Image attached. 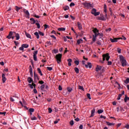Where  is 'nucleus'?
I'll return each instance as SVG.
<instances>
[{"label": "nucleus", "mask_w": 129, "mask_h": 129, "mask_svg": "<svg viewBox=\"0 0 129 129\" xmlns=\"http://www.w3.org/2000/svg\"><path fill=\"white\" fill-rule=\"evenodd\" d=\"M120 62L122 66V67H125L126 66V60L124 59L123 56L120 55L119 56Z\"/></svg>", "instance_id": "1"}, {"label": "nucleus", "mask_w": 129, "mask_h": 129, "mask_svg": "<svg viewBox=\"0 0 129 129\" xmlns=\"http://www.w3.org/2000/svg\"><path fill=\"white\" fill-rule=\"evenodd\" d=\"M102 57H103V61H101V63H102V64H103V63H104V61H105V59L106 61H108V60H109V58H110V56H109V53H108L103 54Z\"/></svg>", "instance_id": "2"}, {"label": "nucleus", "mask_w": 129, "mask_h": 129, "mask_svg": "<svg viewBox=\"0 0 129 129\" xmlns=\"http://www.w3.org/2000/svg\"><path fill=\"white\" fill-rule=\"evenodd\" d=\"M55 58L56 59V61L58 64H60L61 63V59H62V54L59 53L55 55Z\"/></svg>", "instance_id": "3"}, {"label": "nucleus", "mask_w": 129, "mask_h": 129, "mask_svg": "<svg viewBox=\"0 0 129 129\" xmlns=\"http://www.w3.org/2000/svg\"><path fill=\"white\" fill-rule=\"evenodd\" d=\"M83 6H84L86 9H90V8H93V5L87 2L83 3Z\"/></svg>", "instance_id": "4"}, {"label": "nucleus", "mask_w": 129, "mask_h": 129, "mask_svg": "<svg viewBox=\"0 0 129 129\" xmlns=\"http://www.w3.org/2000/svg\"><path fill=\"white\" fill-rule=\"evenodd\" d=\"M91 14L92 15H94V16H95V17H96V16H99V15H100V12H97L96 9L93 8L91 11Z\"/></svg>", "instance_id": "5"}, {"label": "nucleus", "mask_w": 129, "mask_h": 129, "mask_svg": "<svg viewBox=\"0 0 129 129\" xmlns=\"http://www.w3.org/2000/svg\"><path fill=\"white\" fill-rule=\"evenodd\" d=\"M23 12L26 14V18H29L30 17V13H29V11L26 9H23Z\"/></svg>", "instance_id": "6"}, {"label": "nucleus", "mask_w": 129, "mask_h": 129, "mask_svg": "<svg viewBox=\"0 0 129 129\" xmlns=\"http://www.w3.org/2000/svg\"><path fill=\"white\" fill-rule=\"evenodd\" d=\"M7 81V78H6V75L5 74H2V81L3 83H5Z\"/></svg>", "instance_id": "7"}, {"label": "nucleus", "mask_w": 129, "mask_h": 129, "mask_svg": "<svg viewBox=\"0 0 129 129\" xmlns=\"http://www.w3.org/2000/svg\"><path fill=\"white\" fill-rule=\"evenodd\" d=\"M14 34V32H13V31H10V32H9V35L7 36V38H8V39H11L12 38V36H13V34Z\"/></svg>", "instance_id": "8"}, {"label": "nucleus", "mask_w": 129, "mask_h": 129, "mask_svg": "<svg viewBox=\"0 0 129 129\" xmlns=\"http://www.w3.org/2000/svg\"><path fill=\"white\" fill-rule=\"evenodd\" d=\"M120 38H110V41L112 42V43H114L115 42H117V40H119Z\"/></svg>", "instance_id": "9"}, {"label": "nucleus", "mask_w": 129, "mask_h": 129, "mask_svg": "<svg viewBox=\"0 0 129 129\" xmlns=\"http://www.w3.org/2000/svg\"><path fill=\"white\" fill-rule=\"evenodd\" d=\"M85 66L86 68H90V69H91L92 67V64H91V63L90 62H88L87 64H85Z\"/></svg>", "instance_id": "10"}, {"label": "nucleus", "mask_w": 129, "mask_h": 129, "mask_svg": "<svg viewBox=\"0 0 129 129\" xmlns=\"http://www.w3.org/2000/svg\"><path fill=\"white\" fill-rule=\"evenodd\" d=\"M98 20H100V21H106V19L104 18V16H101L100 17H98Z\"/></svg>", "instance_id": "11"}, {"label": "nucleus", "mask_w": 129, "mask_h": 129, "mask_svg": "<svg viewBox=\"0 0 129 129\" xmlns=\"http://www.w3.org/2000/svg\"><path fill=\"white\" fill-rule=\"evenodd\" d=\"M13 34H15L16 40H20V34H19V33H16V32H13Z\"/></svg>", "instance_id": "12"}, {"label": "nucleus", "mask_w": 129, "mask_h": 129, "mask_svg": "<svg viewBox=\"0 0 129 129\" xmlns=\"http://www.w3.org/2000/svg\"><path fill=\"white\" fill-rule=\"evenodd\" d=\"M91 114L90 117H92L94 116V113H95V108H93L92 110L91 111Z\"/></svg>", "instance_id": "13"}, {"label": "nucleus", "mask_w": 129, "mask_h": 129, "mask_svg": "<svg viewBox=\"0 0 129 129\" xmlns=\"http://www.w3.org/2000/svg\"><path fill=\"white\" fill-rule=\"evenodd\" d=\"M27 81L28 83H32V82H34V80L31 77L27 78Z\"/></svg>", "instance_id": "14"}, {"label": "nucleus", "mask_w": 129, "mask_h": 129, "mask_svg": "<svg viewBox=\"0 0 129 129\" xmlns=\"http://www.w3.org/2000/svg\"><path fill=\"white\" fill-rule=\"evenodd\" d=\"M29 72L30 73V76L33 77V69H32V66H30Z\"/></svg>", "instance_id": "15"}, {"label": "nucleus", "mask_w": 129, "mask_h": 129, "mask_svg": "<svg viewBox=\"0 0 129 129\" xmlns=\"http://www.w3.org/2000/svg\"><path fill=\"white\" fill-rule=\"evenodd\" d=\"M78 27L79 30H81L82 29V25L79 22H77Z\"/></svg>", "instance_id": "16"}, {"label": "nucleus", "mask_w": 129, "mask_h": 129, "mask_svg": "<svg viewBox=\"0 0 129 129\" xmlns=\"http://www.w3.org/2000/svg\"><path fill=\"white\" fill-rule=\"evenodd\" d=\"M102 68V67H101V66H97L96 68V71L97 72H98L99 71H100L101 70Z\"/></svg>", "instance_id": "17"}, {"label": "nucleus", "mask_w": 129, "mask_h": 129, "mask_svg": "<svg viewBox=\"0 0 129 129\" xmlns=\"http://www.w3.org/2000/svg\"><path fill=\"white\" fill-rule=\"evenodd\" d=\"M34 81H36V80L37 79V78H38L39 77H38V75L37 74H36V72H34Z\"/></svg>", "instance_id": "18"}, {"label": "nucleus", "mask_w": 129, "mask_h": 129, "mask_svg": "<svg viewBox=\"0 0 129 129\" xmlns=\"http://www.w3.org/2000/svg\"><path fill=\"white\" fill-rule=\"evenodd\" d=\"M58 31H59L60 32H62V31H65V30H66V28H63V27H62V28H58L57 29Z\"/></svg>", "instance_id": "19"}, {"label": "nucleus", "mask_w": 129, "mask_h": 129, "mask_svg": "<svg viewBox=\"0 0 129 129\" xmlns=\"http://www.w3.org/2000/svg\"><path fill=\"white\" fill-rule=\"evenodd\" d=\"M35 84V83H34V82H32V84H28V86H29V87L31 89H33V88H34V85Z\"/></svg>", "instance_id": "20"}, {"label": "nucleus", "mask_w": 129, "mask_h": 129, "mask_svg": "<svg viewBox=\"0 0 129 129\" xmlns=\"http://www.w3.org/2000/svg\"><path fill=\"white\" fill-rule=\"evenodd\" d=\"M68 62V66H71L72 64L71 62H72V59L69 58L67 60Z\"/></svg>", "instance_id": "21"}, {"label": "nucleus", "mask_w": 129, "mask_h": 129, "mask_svg": "<svg viewBox=\"0 0 129 129\" xmlns=\"http://www.w3.org/2000/svg\"><path fill=\"white\" fill-rule=\"evenodd\" d=\"M37 71L41 76H43V74L42 73V71L40 68H37Z\"/></svg>", "instance_id": "22"}, {"label": "nucleus", "mask_w": 129, "mask_h": 129, "mask_svg": "<svg viewBox=\"0 0 129 129\" xmlns=\"http://www.w3.org/2000/svg\"><path fill=\"white\" fill-rule=\"evenodd\" d=\"M75 70V72H76V73L77 74H79V69H78V68H75L74 69Z\"/></svg>", "instance_id": "23"}, {"label": "nucleus", "mask_w": 129, "mask_h": 129, "mask_svg": "<svg viewBox=\"0 0 129 129\" xmlns=\"http://www.w3.org/2000/svg\"><path fill=\"white\" fill-rule=\"evenodd\" d=\"M30 21H32V22H31V24H36V20L33 18H31L30 19Z\"/></svg>", "instance_id": "24"}, {"label": "nucleus", "mask_w": 129, "mask_h": 129, "mask_svg": "<svg viewBox=\"0 0 129 129\" xmlns=\"http://www.w3.org/2000/svg\"><path fill=\"white\" fill-rule=\"evenodd\" d=\"M34 35L36 36L37 39H39L40 38V35H39V33H38V32H35Z\"/></svg>", "instance_id": "25"}, {"label": "nucleus", "mask_w": 129, "mask_h": 129, "mask_svg": "<svg viewBox=\"0 0 129 129\" xmlns=\"http://www.w3.org/2000/svg\"><path fill=\"white\" fill-rule=\"evenodd\" d=\"M30 117L31 118V120H37V117L36 116H30Z\"/></svg>", "instance_id": "26"}, {"label": "nucleus", "mask_w": 129, "mask_h": 129, "mask_svg": "<svg viewBox=\"0 0 129 129\" xmlns=\"http://www.w3.org/2000/svg\"><path fill=\"white\" fill-rule=\"evenodd\" d=\"M22 47H23V48H29V45L27 44H23L22 45Z\"/></svg>", "instance_id": "27"}, {"label": "nucleus", "mask_w": 129, "mask_h": 129, "mask_svg": "<svg viewBox=\"0 0 129 129\" xmlns=\"http://www.w3.org/2000/svg\"><path fill=\"white\" fill-rule=\"evenodd\" d=\"M67 90L68 91V92H69V93L71 92V91H72L73 89L72 88H70L69 87H68L67 88Z\"/></svg>", "instance_id": "28"}, {"label": "nucleus", "mask_w": 129, "mask_h": 129, "mask_svg": "<svg viewBox=\"0 0 129 129\" xmlns=\"http://www.w3.org/2000/svg\"><path fill=\"white\" fill-rule=\"evenodd\" d=\"M34 111H35V109L33 108H31L28 110V112H31L33 113L34 112Z\"/></svg>", "instance_id": "29"}, {"label": "nucleus", "mask_w": 129, "mask_h": 129, "mask_svg": "<svg viewBox=\"0 0 129 129\" xmlns=\"http://www.w3.org/2000/svg\"><path fill=\"white\" fill-rule=\"evenodd\" d=\"M127 100H129V97L125 95V98H124V102H127Z\"/></svg>", "instance_id": "30"}, {"label": "nucleus", "mask_w": 129, "mask_h": 129, "mask_svg": "<svg viewBox=\"0 0 129 129\" xmlns=\"http://www.w3.org/2000/svg\"><path fill=\"white\" fill-rule=\"evenodd\" d=\"M25 35L27 38H29V39H31V35L30 34L27 33V32H25Z\"/></svg>", "instance_id": "31"}, {"label": "nucleus", "mask_w": 129, "mask_h": 129, "mask_svg": "<svg viewBox=\"0 0 129 129\" xmlns=\"http://www.w3.org/2000/svg\"><path fill=\"white\" fill-rule=\"evenodd\" d=\"M107 6H106V4H104V13H107Z\"/></svg>", "instance_id": "32"}, {"label": "nucleus", "mask_w": 129, "mask_h": 129, "mask_svg": "<svg viewBox=\"0 0 129 129\" xmlns=\"http://www.w3.org/2000/svg\"><path fill=\"white\" fill-rule=\"evenodd\" d=\"M93 32L94 34L96 33H98L99 31L97 30V28H94L93 30Z\"/></svg>", "instance_id": "33"}, {"label": "nucleus", "mask_w": 129, "mask_h": 129, "mask_svg": "<svg viewBox=\"0 0 129 129\" xmlns=\"http://www.w3.org/2000/svg\"><path fill=\"white\" fill-rule=\"evenodd\" d=\"M15 8H16V11L17 12H19V10H21V9H22L23 8L22 7L20 8V7H18V6H16Z\"/></svg>", "instance_id": "34"}, {"label": "nucleus", "mask_w": 129, "mask_h": 129, "mask_svg": "<svg viewBox=\"0 0 129 129\" xmlns=\"http://www.w3.org/2000/svg\"><path fill=\"white\" fill-rule=\"evenodd\" d=\"M124 83H125V84H127L129 83V78H127L125 80H124Z\"/></svg>", "instance_id": "35"}, {"label": "nucleus", "mask_w": 129, "mask_h": 129, "mask_svg": "<svg viewBox=\"0 0 129 129\" xmlns=\"http://www.w3.org/2000/svg\"><path fill=\"white\" fill-rule=\"evenodd\" d=\"M64 11H68L69 10V6H66L64 7H63Z\"/></svg>", "instance_id": "36"}, {"label": "nucleus", "mask_w": 129, "mask_h": 129, "mask_svg": "<svg viewBox=\"0 0 129 129\" xmlns=\"http://www.w3.org/2000/svg\"><path fill=\"white\" fill-rule=\"evenodd\" d=\"M106 123L107 125L111 126V125H114V123H110L109 122H106Z\"/></svg>", "instance_id": "37"}, {"label": "nucleus", "mask_w": 129, "mask_h": 129, "mask_svg": "<svg viewBox=\"0 0 129 129\" xmlns=\"http://www.w3.org/2000/svg\"><path fill=\"white\" fill-rule=\"evenodd\" d=\"M92 41L93 42H95V41H96V36H94V35H93Z\"/></svg>", "instance_id": "38"}, {"label": "nucleus", "mask_w": 129, "mask_h": 129, "mask_svg": "<svg viewBox=\"0 0 129 129\" xmlns=\"http://www.w3.org/2000/svg\"><path fill=\"white\" fill-rule=\"evenodd\" d=\"M78 88L81 90H83V91H84V88H83V86H79Z\"/></svg>", "instance_id": "39"}, {"label": "nucleus", "mask_w": 129, "mask_h": 129, "mask_svg": "<svg viewBox=\"0 0 129 129\" xmlns=\"http://www.w3.org/2000/svg\"><path fill=\"white\" fill-rule=\"evenodd\" d=\"M98 113H99V114H100V113H102V112H103V110L102 109H99L97 111Z\"/></svg>", "instance_id": "40"}, {"label": "nucleus", "mask_w": 129, "mask_h": 129, "mask_svg": "<svg viewBox=\"0 0 129 129\" xmlns=\"http://www.w3.org/2000/svg\"><path fill=\"white\" fill-rule=\"evenodd\" d=\"M118 39H119V40H126V38L123 36H122V37H119Z\"/></svg>", "instance_id": "41"}, {"label": "nucleus", "mask_w": 129, "mask_h": 129, "mask_svg": "<svg viewBox=\"0 0 129 129\" xmlns=\"http://www.w3.org/2000/svg\"><path fill=\"white\" fill-rule=\"evenodd\" d=\"M33 59L34 61H38V59H37V55H33Z\"/></svg>", "instance_id": "42"}, {"label": "nucleus", "mask_w": 129, "mask_h": 129, "mask_svg": "<svg viewBox=\"0 0 129 129\" xmlns=\"http://www.w3.org/2000/svg\"><path fill=\"white\" fill-rule=\"evenodd\" d=\"M44 88H45V85H42L40 87L41 90H44Z\"/></svg>", "instance_id": "43"}, {"label": "nucleus", "mask_w": 129, "mask_h": 129, "mask_svg": "<svg viewBox=\"0 0 129 129\" xmlns=\"http://www.w3.org/2000/svg\"><path fill=\"white\" fill-rule=\"evenodd\" d=\"M74 63L76 65H79V60H75Z\"/></svg>", "instance_id": "44"}, {"label": "nucleus", "mask_w": 129, "mask_h": 129, "mask_svg": "<svg viewBox=\"0 0 129 129\" xmlns=\"http://www.w3.org/2000/svg\"><path fill=\"white\" fill-rule=\"evenodd\" d=\"M35 25H36L38 29H40V28H41V26H40V24L36 23H35Z\"/></svg>", "instance_id": "45"}, {"label": "nucleus", "mask_w": 129, "mask_h": 129, "mask_svg": "<svg viewBox=\"0 0 129 129\" xmlns=\"http://www.w3.org/2000/svg\"><path fill=\"white\" fill-rule=\"evenodd\" d=\"M46 68L49 70V71H51V70H53V68L52 67H47Z\"/></svg>", "instance_id": "46"}, {"label": "nucleus", "mask_w": 129, "mask_h": 129, "mask_svg": "<svg viewBox=\"0 0 129 129\" xmlns=\"http://www.w3.org/2000/svg\"><path fill=\"white\" fill-rule=\"evenodd\" d=\"M38 34L40 35V36H44V33L41 32V31H38Z\"/></svg>", "instance_id": "47"}, {"label": "nucleus", "mask_w": 129, "mask_h": 129, "mask_svg": "<svg viewBox=\"0 0 129 129\" xmlns=\"http://www.w3.org/2000/svg\"><path fill=\"white\" fill-rule=\"evenodd\" d=\"M121 96H122V94H119L117 98V100H120V97H121Z\"/></svg>", "instance_id": "48"}, {"label": "nucleus", "mask_w": 129, "mask_h": 129, "mask_svg": "<svg viewBox=\"0 0 129 129\" xmlns=\"http://www.w3.org/2000/svg\"><path fill=\"white\" fill-rule=\"evenodd\" d=\"M52 111H53V110L51 108H48V112L49 113H51Z\"/></svg>", "instance_id": "49"}, {"label": "nucleus", "mask_w": 129, "mask_h": 129, "mask_svg": "<svg viewBox=\"0 0 129 129\" xmlns=\"http://www.w3.org/2000/svg\"><path fill=\"white\" fill-rule=\"evenodd\" d=\"M87 97H88V99H91V97H90V94L87 93Z\"/></svg>", "instance_id": "50"}, {"label": "nucleus", "mask_w": 129, "mask_h": 129, "mask_svg": "<svg viewBox=\"0 0 129 129\" xmlns=\"http://www.w3.org/2000/svg\"><path fill=\"white\" fill-rule=\"evenodd\" d=\"M74 6H75V3H72L70 4V7H74Z\"/></svg>", "instance_id": "51"}, {"label": "nucleus", "mask_w": 129, "mask_h": 129, "mask_svg": "<svg viewBox=\"0 0 129 129\" xmlns=\"http://www.w3.org/2000/svg\"><path fill=\"white\" fill-rule=\"evenodd\" d=\"M70 124H71V125H73V124H74V121H73V120H72L70 122Z\"/></svg>", "instance_id": "52"}, {"label": "nucleus", "mask_w": 129, "mask_h": 129, "mask_svg": "<svg viewBox=\"0 0 129 129\" xmlns=\"http://www.w3.org/2000/svg\"><path fill=\"white\" fill-rule=\"evenodd\" d=\"M117 52L118 54H120L121 53V49L120 48H117Z\"/></svg>", "instance_id": "53"}, {"label": "nucleus", "mask_w": 129, "mask_h": 129, "mask_svg": "<svg viewBox=\"0 0 129 129\" xmlns=\"http://www.w3.org/2000/svg\"><path fill=\"white\" fill-rule=\"evenodd\" d=\"M81 41H82L81 39H79L77 40V43L78 45H80V43H81Z\"/></svg>", "instance_id": "54"}, {"label": "nucleus", "mask_w": 129, "mask_h": 129, "mask_svg": "<svg viewBox=\"0 0 129 129\" xmlns=\"http://www.w3.org/2000/svg\"><path fill=\"white\" fill-rule=\"evenodd\" d=\"M94 34H95V35H94V37H97V36H99V35H100L99 32H97L96 33H94Z\"/></svg>", "instance_id": "55"}, {"label": "nucleus", "mask_w": 129, "mask_h": 129, "mask_svg": "<svg viewBox=\"0 0 129 129\" xmlns=\"http://www.w3.org/2000/svg\"><path fill=\"white\" fill-rule=\"evenodd\" d=\"M37 54H38V50L34 51V52L33 53V55H35V56H37Z\"/></svg>", "instance_id": "56"}, {"label": "nucleus", "mask_w": 129, "mask_h": 129, "mask_svg": "<svg viewBox=\"0 0 129 129\" xmlns=\"http://www.w3.org/2000/svg\"><path fill=\"white\" fill-rule=\"evenodd\" d=\"M43 26L44 27V29H47V28H49V26H48V25H46V24H44V25H43Z\"/></svg>", "instance_id": "57"}, {"label": "nucleus", "mask_w": 129, "mask_h": 129, "mask_svg": "<svg viewBox=\"0 0 129 129\" xmlns=\"http://www.w3.org/2000/svg\"><path fill=\"white\" fill-rule=\"evenodd\" d=\"M125 128L128 129L129 128V124H127L124 126Z\"/></svg>", "instance_id": "58"}, {"label": "nucleus", "mask_w": 129, "mask_h": 129, "mask_svg": "<svg viewBox=\"0 0 129 129\" xmlns=\"http://www.w3.org/2000/svg\"><path fill=\"white\" fill-rule=\"evenodd\" d=\"M19 50H20V51H24V47H23V46H22V45H21V47H20L19 48Z\"/></svg>", "instance_id": "59"}, {"label": "nucleus", "mask_w": 129, "mask_h": 129, "mask_svg": "<svg viewBox=\"0 0 129 129\" xmlns=\"http://www.w3.org/2000/svg\"><path fill=\"white\" fill-rule=\"evenodd\" d=\"M33 92H34V93H35V94L38 93V91H37V89H36V88H34V89Z\"/></svg>", "instance_id": "60"}, {"label": "nucleus", "mask_w": 129, "mask_h": 129, "mask_svg": "<svg viewBox=\"0 0 129 129\" xmlns=\"http://www.w3.org/2000/svg\"><path fill=\"white\" fill-rule=\"evenodd\" d=\"M38 83L39 84H44V81H39Z\"/></svg>", "instance_id": "61"}, {"label": "nucleus", "mask_w": 129, "mask_h": 129, "mask_svg": "<svg viewBox=\"0 0 129 129\" xmlns=\"http://www.w3.org/2000/svg\"><path fill=\"white\" fill-rule=\"evenodd\" d=\"M58 90H59V91H61V90H62V87L60 85L58 86Z\"/></svg>", "instance_id": "62"}, {"label": "nucleus", "mask_w": 129, "mask_h": 129, "mask_svg": "<svg viewBox=\"0 0 129 129\" xmlns=\"http://www.w3.org/2000/svg\"><path fill=\"white\" fill-rule=\"evenodd\" d=\"M75 120H76V121H79V120H80V119H79V118L77 117L75 119Z\"/></svg>", "instance_id": "63"}, {"label": "nucleus", "mask_w": 129, "mask_h": 129, "mask_svg": "<svg viewBox=\"0 0 129 129\" xmlns=\"http://www.w3.org/2000/svg\"><path fill=\"white\" fill-rule=\"evenodd\" d=\"M51 38H53V39H54V40H56V37L54 35H51Z\"/></svg>", "instance_id": "64"}]
</instances>
